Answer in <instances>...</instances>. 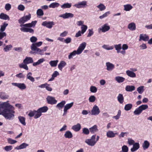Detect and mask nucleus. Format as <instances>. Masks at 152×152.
I'll use <instances>...</instances> for the list:
<instances>
[{"mask_svg":"<svg viewBox=\"0 0 152 152\" xmlns=\"http://www.w3.org/2000/svg\"><path fill=\"white\" fill-rule=\"evenodd\" d=\"M9 101L0 104V115L6 119L12 120L15 117V107L8 103Z\"/></svg>","mask_w":152,"mask_h":152,"instance_id":"f257e3e1","label":"nucleus"},{"mask_svg":"<svg viewBox=\"0 0 152 152\" xmlns=\"http://www.w3.org/2000/svg\"><path fill=\"white\" fill-rule=\"evenodd\" d=\"M96 137V135H92L90 139L86 140L85 143L89 146H94L96 143L95 141Z\"/></svg>","mask_w":152,"mask_h":152,"instance_id":"f03ea898","label":"nucleus"},{"mask_svg":"<svg viewBox=\"0 0 152 152\" xmlns=\"http://www.w3.org/2000/svg\"><path fill=\"white\" fill-rule=\"evenodd\" d=\"M31 17V15L30 14L24 16L18 20V22L20 24H23L28 20H29Z\"/></svg>","mask_w":152,"mask_h":152,"instance_id":"7ed1b4c3","label":"nucleus"},{"mask_svg":"<svg viewBox=\"0 0 152 152\" xmlns=\"http://www.w3.org/2000/svg\"><path fill=\"white\" fill-rule=\"evenodd\" d=\"M54 22L53 21H45L43 22L42 23V25L44 26H45L48 28H51L54 25Z\"/></svg>","mask_w":152,"mask_h":152,"instance_id":"20e7f679","label":"nucleus"},{"mask_svg":"<svg viewBox=\"0 0 152 152\" xmlns=\"http://www.w3.org/2000/svg\"><path fill=\"white\" fill-rule=\"evenodd\" d=\"M46 100L48 104H54L56 103L57 101L54 97L50 96H47Z\"/></svg>","mask_w":152,"mask_h":152,"instance_id":"39448f33","label":"nucleus"},{"mask_svg":"<svg viewBox=\"0 0 152 152\" xmlns=\"http://www.w3.org/2000/svg\"><path fill=\"white\" fill-rule=\"evenodd\" d=\"M86 45V42H83L81 43L77 50L78 53L80 54H81L85 48Z\"/></svg>","mask_w":152,"mask_h":152,"instance_id":"423d86ee","label":"nucleus"},{"mask_svg":"<svg viewBox=\"0 0 152 152\" xmlns=\"http://www.w3.org/2000/svg\"><path fill=\"white\" fill-rule=\"evenodd\" d=\"M100 112V110L98 107L97 105H95L91 110V115H97Z\"/></svg>","mask_w":152,"mask_h":152,"instance_id":"0eeeda50","label":"nucleus"},{"mask_svg":"<svg viewBox=\"0 0 152 152\" xmlns=\"http://www.w3.org/2000/svg\"><path fill=\"white\" fill-rule=\"evenodd\" d=\"M87 1H83L79 2L78 4H75L74 6L77 8H80L85 7L87 5Z\"/></svg>","mask_w":152,"mask_h":152,"instance_id":"6e6552de","label":"nucleus"},{"mask_svg":"<svg viewBox=\"0 0 152 152\" xmlns=\"http://www.w3.org/2000/svg\"><path fill=\"white\" fill-rule=\"evenodd\" d=\"M12 84L16 86L21 90H24L26 88V86L24 83H12Z\"/></svg>","mask_w":152,"mask_h":152,"instance_id":"1a4fd4ad","label":"nucleus"},{"mask_svg":"<svg viewBox=\"0 0 152 152\" xmlns=\"http://www.w3.org/2000/svg\"><path fill=\"white\" fill-rule=\"evenodd\" d=\"M118 134L117 132H114L112 131L109 130L106 133V136L108 138H112L115 137L116 135Z\"/></svg>","mask_w":152,"mask_h":152,"instance_id":"9d476101","label":"nucleus"},{"mask_svg":"<svg viewBox=\"0 0 152 152\" xmlns=\"http://www.w3.org/2000/svg\"><path fill=\"white\" fill-rule=\"evenodd\" d=\"M106 69L109 71H112L115 68L114 65L110 62H106Z\"/></svg>","mask_w":152,"mask_h":152,"instance_id":"9b49d317","label":"nucleus"},{"mask_svg":"<svg viewBox=\"0 0 152 152\" xmlns=\"http://www.w3.org/2000/svg\"><path fill=\"white\" fill-rule=\"evenodd\" d=\"M110 28V26H109L108 24L106 23L103 25L101 27V28H99V30L102 31L103 32H105L108 30Z\"/></svg>","mask_w":152,"mask_h":152,"instance_id":"f8f14e48","label":"nucleus"},{"mask_svg":"<svg viewBox=\"0 0 152 152\" xmlns=\"http://www.w3.org/2000/svg\"><path fill=\"white\" fill-rule=\"evenodd\" d=\"M74 17V15L70 13H66L59 16V17L62 18L64 19H66L69 18H72Z\"/></svg>","mask_w":152,"mask_h":152,"instance_id":"ddd939ff","label":"nucleus"},{"mask_svg":"<svg viewBox=\"0 0 152 152\" xmlns=\"http://www.w3.org/2000/svg\"><path fill=\"white\" fill-rule=\"evenodd\" d=\"M149 39V37L146 34H141L140 35L139 40L141 41L143 40L144 41H148Z\"/></svg>","mask_w":152,"mask_h":152,"instance_id":"4468645a","label":"nucleus"},{"mask_svg":"<svg viewBox=\"0 0 152 152\" xmlns=\"http://www.w3.org/2000/svg\"><path fill=\"white\" fill-rule=\"evenodd\" d=\"M28 146V144L26 143H23L19 146H17L15 148V149L17 150L25 148Z\"/></svg>","mask_w":152,"mask_h":152,"instance_id":"2eb2a0df","label":"nucleus"},{"mask_svg":"<svg viewBox=\"0 0 152 152\" xmlns=\"http://www.w3.org/2000/svg\"><path fill=\"white\" fill-rule=\"evenodd\" d=\"M20 30L21 31L25 32H29L32 34H33L34 33V30L30 28L22 27L20 28Z\"/></svg>","mask_w":152,"mask_h":152,"instance_id":"dca6fc26","label":"nucleus"},{"mask_svg":"<svg viewBox=\"0 0 152 152\" xmlns=\"http://www.w3.org/2000/svg\"><path fill=\"white\" fill-rule=\"evenodd\" d=\"M42 42H39L35 43H33L31 46V49L38 48V47L40 46L42 44Z\"/></svg>","mask_w":152,"mask_h":152,"instance_id":"f3484780","label":"nucleus"},{"mask_svg":"<svg viewBox=\"0 0 152 152\" xmlns=\"http://www.w3.org/2000/svg\"><path fill=\"white\" fill-rule=\"evenodd\" d=\"M128 28L130 30L134 31L136 29V24L134 22L129 23L128 26Z\"/></svg>","mask_w":152,"mask_h":152,"instance_id":"a211bd4d","label":"nucleus"},{"mask_svg":"<svg viewBox=\"0 0 152 152\" xmlns=\"http://www.w3.org/2000/svg\"><path fill=\"white\" fill-rule=\"evenodd\" d=\"M140 148V144L138 142L135 143L133 145V147L131 149L132 152H134L136 151Z\"/></svg>","mask_w":152,"mask_h":152,"instance_id":"6ab92c4d","label":"nucleus"},{"mask_svg":"<svg viewBox=\"0 0 152 152\" xmlns=\"http://www.w3.org/2000/svg\"><path fill=\"white\" fill-rule=\"evenodd\" d=\"M126 73L128 76L132 78L136 77V74L134 73L132 70H127L126 71Z\"/></svg>","mask_w":152,"mask_h":152,"instance_id":"aec40b11","label":"nucleus"},{"mask_svg":"<svg viewBox=\"0 0 152 152\" xmlns=\"http://www.w3.org/2000/svg\"><path fill=\"white\" fill-rule=\"evenodd\" d=\"M33 62V60L32 58L31 57H26L23 61V63L28 64H31Z\"/></svg>","mask_w":152,"mask_h":152,"instance_id":"412c9836","label":"nucleus"},{"mask_svg":"<svg viewBox=\"0 0 152 152\" xmlns=\"http://www.w3.org/2000/svg\"><path fill=\"white\" fill-rule=\"evenodd\" d=\"M81 128V125L78 123L76 125H75L72 126V129L75 132H77L79 131Z\"/></svg>","mask_w":152,"mask_h":152,"instance_id":"4be33fe9","label":"nucleus"},{"mask_svg":"<svg viewBox=\"0 0 152 152\" xmlns=\"http://www.w3.org/2000/svg\"><path fill=\"white\" fill-rule=\"evenodd\" d=\"M31 50L34 51V53H35L40 55H42L44 54V53H43V50L39 48L32 49H31Z\"/></svg>","mask_w":152,"mask_h":152,"instance_id":"5701e85b","label":"nucleus"},{"mask_svg":"<svg viewBox=\"0 0 152 152\" xmlns=\"http://www.w3.org/2000/svg\"><path fill=\"white\" fill-rule=\"evenodd\" d=\"M90 132L91 134H94L98 131L97 126L95 125L89 129Z\"/></svg>","mask_w":152,"mask_h":152,"instance_id":"b1692460","label":"nucleus"},{"mask_svg":"<svg viewBox=\"0 0 152 152\" xmlns=\"http://www.w3.org/2000/svg\"><path fill=\"white\" fill-rule=\"evenodd\" d=\"M150 144L147 140H145L142 144V146L144 150H145L148 149L149 147Z\"/></svg>","mask_w":152,"mask_h":152,"instance_id":"393cba45","label":"nucleus"},{"mask_svg":"<svg viewBox=\"0 0 152 152\" xmlns=\"http://www.w3.org/2000/svg\"><path fill=\"white\" fill-rule=\"evenodd\" d=\"M66 65V64L65 61H61L58 65V68L60 70L62 71L63 68Z\"/></svg>","mask_w":152,"mask_h":152,"instance_id":"a878e982","label":"nucleus"},{"mask_svg":"<svg viewBox=\"0 0 152 152\" xmlns=\"http://www.w3.org/2000/svg\"><path fill=\"white\" fill-rule=\"evenodd\" d=\"M64 136L66 138L70 139L72 137L73 135L70 131H67L64 134Z\"/></svg>","mask_w":152,"mask_h":152,"instance_id":"bb28decb","label":"nucleus"},{"mask_svg":"<svg viewBox=\"0 0 152 152\" xmlns=\"http://www.w3.org/2000/svg\"><path fill=\"white\" fill-rule=\"evenodd\" d=\"M115 80L118 83H121L124 81L125 78L122 77L117 76L115 77Z\"/></svg>","mask_w":152,"mask_h":152,"instance_id":"cd10ccee","label":"nucleus"},{"mask_svg":"<svg viewBox=\"0 0 152 152\" xmlns=\"http://www.w3.org/2000/svg\"><path fill=\"white\" fill-rule=\"evenodd\" d=\"M124 10L126 11H129L133 8V7L130 4H127L124 5Z\"/></svg>","mask_w":152,"mask_h":152,"instance_id":"c85d7f7f","label":"nucleus"},{"mask_svg":"<svg viewBox=\"0 0 152 152\" xmlns=\"http://www.w3.org/2000/svg\"><path fill=\"white\" fill-rule=\"evenodd\" d=\"M102 47L104 49L108 50H112L114 48L113 46H110L108 45H104L102 46Z\"/></svg>","mask_w":152,"mask_h":152,"instance_id":"c756f323","label":"nucleus"},{"mask_svg":"<svg viewBox=\"0 0 152 152\" xmlns=\"http://www.w3.org/2000/svg\"><path fill=\"white\" fill-rule=\"evenodd\" d=\"M76 54L80 55V54L78 53V52L77 50H75L70 53L69 55L68 56V58L69 59L72 58Z\"/></svg>","mask_w":152,"mask_h":152,"instance_id":"7c9ffc66","label":"nucleus"},{"mask_svg":"<svg viewBox=\"0 0 152 152\" xmlns=\"http://www.w3.org/2000/svg\"><path fill=\"white\" fill-rule=\"evenodd\" d=\"M0 18L4 20H10L9 16L4 13H1L0 14Z\"/></svg>","mask_w":152,"mask_h":152,"instance_id":"2f4dec72","label":"nucleus"},{"mask_svg":"<svg viewBox=\"0 0 152 152\" xmlns=\"http://www.w3.org/2000/svg\"><path fill=\"white\" fill-rule=\"evenodd\" d=\"M114 48L117 51V53H120V50L122 48L121 44L118 45H114Z\"/></svg>","mask_w":152,"mask_h":152,"instance_id":"473e14b6","label":"nucleus"},{"mask_svg":"<svg viewBox=\"0 0 152 152\" xmlns=\"http://www.w3.org/2000/svg\"><path fill=\"white\" fill-rule=\"evenodd\" d=\"M135 89V87L134 86H126L125 89L126 91L131 92Z\"/></svg>","mask_w":152,"mask_h":152,"instance_id":"72a5a7b5","label":"nucleus"},{"mask_svg":"<svg viewBox=\"0 0 152 152\" xmlns=\"http://www.w3.org/2000/svg\"><path fill=\"white\" fill-rule=\"evenodd\" d=\"M32 73L29 72L26 75V78L30 80L31 82H33L35 81L34 78L31 76Z\"/></svg>","mask_w":152,"mask_h":152,"instance_id":"f704fd0d","label":"nucleus"},{"mask_svg":"<svg viewBox=\"0 0 152 152\" xmlns=\"http://www.w3.org/2000/svg\"><path fill=\"white\" fill-rule=\"evenodd\" d=\"M72 6L71 3H65L61 6V7L62 9H64L66 8H69Z\"/></svg>","mask_w":152,"mask_h":152,"instance_id":"c9c22d12","label":"nucleus"},{"mask_svg":"<svg viewBox=\"0 0 152 152\" xmlns=\"http://www.w3.org/2000/svg\"><path fill=\"white\" fill-rule=\"evenodd\" d=\"M48 108L47 106H45L39 108L38 110L42 114V113L46 112L48 110Z\"/></svg>","mask_w":152,"mask_h":152,"instance_id":"e433bc0d","label":"nucleus"},{"mask_svg":"<svg viewBox=\"0 0 152 152\" xmlns=\"http://www.w3.org/2000/svg\"><path fill=\"white\" fill-rule=\"evenodd\" d=\"M19 120L20 122L22 124L23 126H25L26 123L25 122V118L23 117L19 116L18 117Z\"/></svg>","mask_w":152,"mask_h":152,"instance_id":"4c0bfd02","label":"nucleus"},{"mask_svg":"<svg viewBox=\"0 0 152 152\" xmlns=\"http://www.w3.org/2000/svg\"><path fill=\"white\" fill-rule=\"evenodd\" d=\"M117 99L120 103H123L124 101V98L123 95L121 94H119L118 96Z\"/></svg>","mask_w":152,"mask_h":152,"instance_id":"58836bf2","label":"nucleus"},{"mask_svg":"<svg viewBox=\"0 0 152 152\" xmlns=\"http://www.w3.org/2000/svg\"><path fill=\"white\" fill-rule=\"evenodd\" d=\"M9 97L8 95L4 92L0 93V98L3 99H7Z\"/></svg>","mask_w":152,"mask_h":152,"instance_id":"ea45409f","label":"nucleus"},{"mask_svg":"<svg viewBox=\"0 0 152 152\" xmlns=\"http://www.w3.org/2000/svg\"><path fill=\"white\" fill-rule=\"evenodd\" d=\"M59 3L57 2H53L51 3L49 6L50 8H55L58 7L59 6Z\"/></svg>","mask_w":152,"mask_h":152,"instance_id":"a19ab883","label":"nucleus"},{"mask_svg":"<svg viewBox=\"0 0 152 152\" xmlns=\"http://www.w3.org/2000/svg\"><path fill=\"white\" fill-rule=\"evenodd\" d=\"M45 61V60L43 58L39 59L37 62L33 63V65L34 66L38 65L42 63Z\"/></svg>","mask_w":152,"mask_h":152,"instance_id":"79ce46f5","label":"nucleus"},{"mask_svg":"<svg viewBox=\"0 0 152 152\" xmlns=\"http://www.w3.org/2000/svg\"><path fill=\"white\" fill-rule=\"evenodd\" d=\"M142 111L141 110L139 107L136 108L134 112V114L135 115H140L142 113Z\"/></svg>","mask_w":152,"mask_h":152,"instance_id":"37998d69","label":"nucleus"},{"mask_svg":"<svg viewBox=\"0 0 152 152\" xmlns=\"http://www.w3.org/2000/svg\"><path fill=\"white\" fill-rule=\"evenodd\" d=\"M12 46L11 45H6L3 48V50L5 52H7L11 50Z\"/></svg>","mask_w":152,"mask_h":152,"instance_id":"c03bdc74","label":"nucleus"},{"mask_svg":"<svg viewBox=\"0 0 152 152\" xmlns=\"http://www.w3.org/2000/svg\"><path fill=\"white\" fill-rule=\"evenodd\" d=\"M34 113L35 114L34 115V118L35 119L38 118L42 115V114L39 111L38 109L37 111L34 110Z\"/></svg>","mask_w":152,"mask_h":152,"instance_id":"a18cd8bd","label":"nucleus"},{"mask_svg":"<svg viewBox=\"0 0 152 152\" xmlns=\"http://www.w3.org/2000/svg\"><path fill=\"white\" fill-rule=\"evenodd\" d=\"M96 7L99 9L100 11H103L106 9L105 6L102 3L96 6Z\"/></svg>","mask_w":152,"mask_h":152,"instance_id":"49530a36","label":"nucleus"},{"mask_svg":"<svg viewBox=\"0 0 152 152\" xmlns=\"http://www.w3.org/2000/svg\"><path fill=\"white\" fill-rule=\"evenodd\" d=\"M8 25V24L4 22L3 23V24L1 26V28L0 29V31L1 32H4L7 26Z\"/></svg>","mask_w":152,"mask_h":152,"instance_id":"de8ad7c7","label":"nucleus"},{"mask_svg":"<svg viewBox=\"0 0 152 152\" xmlns=\"http://www.w3.org/2000/svg\"><path fill=\"white\" fill-rule=\"evenodd\" d=\"M27 64H24L23 62L22 63L20 64L19 65V66L20 68H23L26 70H28V68Z\"/></svg>","mask_w":152,"mask_h":152,"instance_id":"09e8293b","label":"nucleus"},{"mask_svg":"<svg viewBox=\"0 0 152 152\" xmlns=\"http://www.w3.org/2000/svg\"><path fill=\"white\" fill-rule=\"evenodd\" d=\"M66 103V102L65 101H63L60 103H58L56 106V107L58 108H62Z\"/></svg>","mask_w":152,"mask_h":152,"instance_id":"8fccbe9b","label":"nucleus"},{"mask_svg":"<svg viewBox=\"0 0 152 152\" xmlns=\"http://www.w3.org/2000/svg\"><path fill=\"white\" fill-rule=\"evenodd\" d=\"M58 60L51 61L49 62V64L52 67H55L56 66L58 62Z\"/></svg>","mask_w":152,"mask_h":152,"instance_id":"3c124183","label":"nucleus"},{"mask_svg":"<svg viewBox=\"0 0 152 152\" xmlns=\"http://www.w3.org/2000/svg\"><path fill=\"white\" fill-rule=\"evenodd\" d=\"M139 107L142 112L148 109V105L146 104H142Z\"/></svg>","mask_w":152,"mask_h":152,"instance_id":"603ef678","label":"nucleus"},{"mask_svg":"<svg viewBox=\"0 0 152 152\" xmlns=\"http://www.w3.org/2000/svg\"><path fill=\"white\" fill-rule=\"evenodd\" d=\"M73 102H72L70 103L66 104L64 107V109L67 110L70 109L73 105Z\"/></svg>","mask_w":152,"mask_h":152,"instance_id":"864d4df0","label":"nucleus"},{"mask_svg":"<svg viewBox=\"0 0 152 152\" xmlns=\"http://www.w3.org/2000/svg\"><path fill=\"white\" fill-rule=\"evenodd\" d=\"M132 105L131 104H126L124 107V109L126 111L130 110L132 107Z\"/></svg>","mask_w":152,"mask_h":152,"instance_id":"5fc2aeb1","label":"nucleus"},{"mask_svg":"<svg viewBox=\"0 0 152 152\" xmlns=\"http://www.w3.org/2000/svg\"><path fill=\"white\" fill-rule=\"evenodd\" d=\"M144 87L143 86H140L138 87L137 89V91L140 94H142L144 91Z\"/></svg>","mask_w":152,"mask_h":152,"instance_id":"6e6d98bb","label":"nucleus"},{"mask_svg":"<svg viewBox=\"0 0 152 152\" xmlns=\"http://www.w3.org/2000/svg\"><path fill=\"white\" fill-rule=\"evenodd\" d=\"M37 14L39 16H42L44 15V12L41 9H39L37 10Z\"/></svg>","mask_w":152,"mask_h":152,"instance_id":"4d7b16f0","label":"nucleus"},{"mask_svg":"<svg viewBox=\"0 0 152 152\" xmlns=\"http://www.w3.org/2000/svg\"><path fill=\"white\" fill-rule=\"evenodd\" d=\"M87 28L88 27L87 26L85 25H82V26H81V27L82 34H83L86 31Z\"/></svg>","mask_w":152,"mask_h":152,"instance_id":"13d9d810","label":"nucleus"},{"mask_svg":"<svg viewBox=\"0 0 152 152\" xmlns=\"http://www.w3.org/2000/svg\"><path fill=\"white\" fill-rule=\"evenodd\" d=\"M90 91L92 93H95L97 92V88L95 86H91L90 87Z\"/></svg>","mask_w":152,"mask_h":152,"instance_id":"bf43d9fd","label":"nucleus"},{"mask_svg":"<svg viewBox=\"0 0 152 152\" xmlns=\"http://www.w3.org/2000/svg\"><path fill=\"white\" fill-rule=\"evenodd\" d=\"M37 23V21H32L31 23H27L28 27H34L35 26Z\"/></svg>","mask_w":152,"mask_h":152,"instance_id":"052dcab7","label":"nucleus"},{"mask_svg":"<svg viewBox=\"0 0 152 152\" xmlns=\"http://www.w3.org/2000/svg\"><path fill=\"white\" fill-rule=\"evenodd\" d=\"M7 140L8 143L11 144H13L17 142V141L12 140L11 138H8L7 139Z\"/></svg>","mask_w":152,"mask_h":152,"instance_id":"680f3d73","label":"nucleus"},{"mask_svg":"<svg viewBox=\"0 0 152 152\" xmlns=\"http://www.w3.org/2000/svg\"><path fill=\"white\" fill-rule=\"evenodd\" d=\"M96 98L94 95H91L90 96L88 100L90 102H93L96 100Z\"/></svg>","mask_w":152,"mask_h":152,"instance_id":"e2e57ef3","label":"nucleus"},{"mask_svg":"<svg viewBox=\"0 0 152 152\" xmlns=\"http://www.w3.org/2000/svg\"><path fill=\"white\" fill-rule=\"evenodd\" d=\"M16 76L20 79H24L25 77V75L22 73H20L17 74Z\"/></svg>","mask_w":152,"mask_h":152,"instance_id":"0e129e2a","label":"nucleus"},{"mask_svg":"<svg viewBox=\"0 0 152 152\" xmlns=\"http://www.w3.org/2000/svg\"><path fill=\"white\" fill-rule=\"evenodd\" d=\"M121 111L120 110H119L118 111L117 115L115 116H113V118H115L116 120L119 119L121 115Z\"/></svg>","mask_w":152,"mask_h":152,"instance_id":"69168bd1","label":"nucleus"},{"mask_svg":"<svg viewBox=\"0 0 152 152\" xmlns=\"http://www.w3.org/2000/svg\"><path fill=\"white\" fill-rule=\"evenodd\" d=\"M89 130L88 128H84L83 129V133L84 134L88 135L89 133Z\"/></svg>","mask_w":152,"mask_h":152,"instance_id":"338daca9","label":"nucleus"},{"mask_svg":"<svg viewBox=\"0 0 152 152\" xmlns=\"http://www.w3.org/2000/svg\"><path fill=\"white\" fill-rule=\"evenodd\" d=\"M128 148L126 145H124L122 147V151L123 152H128Z\"/></svg>","mask_w":152,"mask_h":152,"instance_id":"774afa93","label":"nucleus"}]
</instances>
